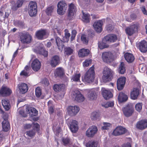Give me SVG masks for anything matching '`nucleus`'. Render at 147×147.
Returning <instances> with one entry per match:
<instances>
[{"label":"nucleus","instance_id":"nucleus-1","mask_svg":"<svg viewBox=\"0 0 147 147\" xmlns=\"http://www.w3.org/2000/svg\"><path fill=\"white\" fill-rule=\"evenodd\" d=\"M94 67L92 66L85 74L84 79H82V81L88 83H92L94 80Z\"/></svg>","mask_w":147,"mask_h":147},{"label":"nucleus","instance_id":"nucleus-2","mask_svg":"<svg viewBox=\"0 0 147 147\" xmlns=\"http://www.w3.org/2000/svg\"><path fill=\"white\" fill-rule=\"evenodd\" d=\"M65 37L63 38V41H62L59 37H55L56 42L58 47V49L60 51H62L63 47V42H67L69 40L70 36V34L69 32L67 29L65 30Z\"/></svg>","mask_w":147,"mask_h":147},{"label":"nucleus","instance_id":"nucleus-3","mask_svg":"<svg viewBox=\"0 0 147 147\" xmlns=\"http://www.w3.org/2000/svg\"><path fill=\"white\" fill-rule=\"evenodd\" d=\"M71 96L72 99L78 102H81L84 101L85 98L80 92L77 90H75L72 91Z\"/></svg>","mask_w":147,"mask_h":147},{"label":"nucleus","instance_id":"nucleus-4","mask_svg":"<svg viewBox=\"0 0 147 147\" xmlns=\"http://www.w3.org/2000/svg\"><path fill=\"white\" fill-rule=\"evenodd\" d=\"M111 70L107 67L104 68L103 72L102 79L104 82H106L111 80L112 78Z\"/></svg>","mask_w":147,"mask_h":147},{"label":"nucleus","instance_id":"nucleus-5","mask_svg":"<svg viewBox=\"0 0 147 147\" xmlns=\"http://www.w3.org/2000/svg\"><path fill=\"white\" fill-rule=\"evenodd\" d=\"M37 6L36 2L31 1L30 2L28 7V12L31 16H35L37 11Z\"/></svg>","mask_w":147,"mask_h":147},{"label":"nucleus","instance_id":"nucleus-6","mask_svg":"<svg viewBox=\"0 0 147 147\" xmlns=\"http://www.w3.org/2000/svg\"><path fill=\"white\" fill-rule=\"evenodd\" d=\"M57 13L60 15L64 14L67 9V5L65 1H61L59 2L57 5Z\"/></svg>","mask_w":147,"mask_h":147},{"label":"nucleus","instance_id":"nucleus-7","mask_svg":"<svg viewBox=\"0 0 147 147\" xmlns=\"http://www.w3.org/2000/svg\"><path fill=\"white\" fill-rule=\"evenodd\" d=\"M102 57L103 61L107 63H110L114 59L113 55L111 52H105L103 53Z\"/></svg>","mask_w":147,"mask_h":147},{"label":"nucleus","instance_id":"nucleus-8","mask_svg":"<svg viewBox=\"0 0 147 147\" xmlns=\"http://www.w3.org/2000/svg\"><path fill=\"white\" fill-rule=\"evenodd\" d=\"M98 131L97 128L95 125L90 127L85 133L86 136L88 138H92L96 134Z\"/></svg>","mask_w":147,"mask_h":147},{"label":"nucleus","instance_id":"nucleus-9","mask_svg":"<svg viewBox=\"0 0 147 147\" xmlns=\"http://www.w3.org/2000/svg\"><path fill=\"white\" fill-rule=\"evenodd\" d=\"M124 115L126 117H129L132 115L134 111L133 107L131 104H128L122 109Z\"/></svg>","mask_w":147,"mask_h":147},{"label":"nucleus","instance_id":"nucleus-10","mask_svg":"<svg viewBox=\"0 0 147 147\" xmlns=\"http://www.w3.org/2000/svg\"><path fill=\"white\" fill-rule=\"evenodd\" d=\"M32 125L33 129L27 131L26 132V135L31 138L34 136L36 132L38 131L39 128V125L37 123H34Z\"/></svg>","mask_w":147,"mask_h":147},{"label":"nucleus","instance_id":"nucleus-11","mask_svg":"<svg viewBox=\"0 0 147 147\" xmlns=\"http://www.w3.org/2000/svg\"><path fill=\"white\" fill-rule=\"evenodd\" d=\"M67 112L71 116H75L79 112V108L77 106H69L67 109Z\"/></svg>","mask_w":147,"mask_h":147},{"label":"nucleus","instance_id":"nucleus-12","mask_svg":"<svg viewBox=\"0 0 147 147\" xmlns=\"http://www.w3.org/2000/svg\"><path fill=\"white\" fill-rule=\"evenodd\" d=\"M68 126L71 131L73 133L76 132L78 129V122L75 120H71L68 123Z\"/></svg>","mask_w":147,"mask_h":147},{"label":"nucleus","instance_id":"nucleus-13","mask_svg":"<svg viewBox=\"0 0 147 147\" xmlns=\"http://www.w3.org/2000/svg\"><path fill=\"white\" fill-rule=\"evenodd\" d=\"M138 28V26L137 24H134L128 27L125 30L126 34L129 36H131L134 33Z\"/></svg>","mask_w":147,"mask_h":147},{"label":"nucleus","instance_id":"nucleus-14","mask_svg":"<svg viewBox=\"0 0 147 147\" xmlns=\"http://www.w3.org/2000/svg\"><path fill=\"white\" fill-rule=\"evenodd\" d=\"M126 131L125 128L122 126H119L113 131V134L115 136L125 134Z\"/></svg>","mask_w":147,"mask_h":147},{"label":"nucleus","instance_id":"nucleus-15","mask_svg":"<svg viewBox=\"0 0 147 147\" xmlns=\"http://www.w3.org/2000/svg\"><path fill=\"white\" fill-rule=\"evenodd\" d=\"M89 92L88 98L90 100H92L96 99V94L98 93V88H94L88 90Z\"/></svg>","mask_w":147,"mask_h":147},{"label":"nucleus","instance_id":"nucleus-16","mask_svg":"<svg viewBox=\"0 0 147 147\" xmlns=\"http://www.w3.org/2000/svg\"><path fill=\"white\" fill-rule=\"evenodd\" d=\"M32 37L29 34H22L20 36V40L22 42L28 43L31 42Z\"/></svg>","mask_w":147,"mask_h":147},{"label":"nucleus","instance_id":"nucleus-17","mask_svg":"<svg viewBox=\"0 0 147 147\" xmlns=\"http://www.w3.org/2000/svg\"><path fill=\"white\" fill-rule=\"evenodd\" d=\"M126 82V78L124 77H121L119 78L117 82V87L119 90H121L123 89Z\"/></svg>","mask_w":147,"mask_h":147},{"label":"nucleus","instance_id":"nucleus-18","mask_svg":"<svg viewBox=\"0 0 147 147\" xmlns=\"http://www.w3.org/2000/svg\"><path fill=\"white\" fill-rule=\"evenodd\" d=\"M31 67L34 71H37L40 68L41 63L38 59H35L32 61L31 64Z\"/></svg>","mask_w":147,"mask_h":147},{"label":"nucleus","instance_id":"nucleus-19","mask_svg":"<svg viewBox=\"0 0 147 147\" xmlns=\"http://www.w3.org/2000/svg\"><path fill=\"white\" fill-rule=\"evenodd\" d=\"M103 24V22L102 20H99L94 23L93 26L95 30L98 32H100L102 31Z\"/></svg>","mask_w":147,"mask_h":147},{"label":"nucleus","instance_id":"nucleus-20","mask_svg":"<svg viewBox=\"0 0 147 147\" xmlns=\"http://www.w3.org/2000/svg\"><path fill=\"white\" fill-rule=\"evenodd\" d=\"M101 93L103 96L106 100H108L113 96V94L111 92L105 88H102Z\"/></svg>","mask_w":147,"mask_h":147},{"label":"nucleus","instance_id":"nucleus-21","mask_svg":"<svg viewBox=\"0 0 147 147\" xmlns=\"http://www.w3.org/2000/svg\"><path fill=\"white\" fill-rule=\"evenodd\" d=\"M11 93V90L6 86H3L0 90V94L3 96H9Z\"/></svg>","mask_w":147,"mask_h":147},{"label":"nucleus","instance_id":"nucleus-22","mask_svg":"<svg viewBox=\"0 0 147 147\" xmlns=\"http://www.w3.org/2000/svg\"><path fill=\"white\" fill-rule=\"evenodd\" d=\"M62 143L64 146H68L70 147H74V144L73 141L69 137H63L62 139Z\"/></svg>","mask_w":147,"mask_h":147},{"label":"nucleus","instance_id":"nucleus-23","mask_svg":"<svg viewBox=\"0 0 147 147\" xmlns=\"http://www.w3.org/2000/svg\"><path fill=\"white\" fill-rule=\"evenodd\" d=\"M18 88L19 90V92L22 94L26 93L28 90L27 85L25 83L19 84L18 85Z\"/></svg>","mask_w":147,"mask_h":147},{"label":"nucleus","instance_id":"nucleus-24","mask_svg":"<svg viewBox=\"0 0 147 147\" xmlns=\"http://www.w3.org/2000/svg\"><path fill=\"white\" fill-rule=\"evenodd\" d=\"M60 59L57 55H55L53 57L51 60L50 64L53 67H55L59 63Z\"/></svg>","mask_w":147,"mask_h":147},{"label":"nucleus","instance_id":"nucleus-25","mask_svg":"<svg viewBox=\"0 0 147 147\" xmlns=\"http://www.w3.org/2000/svg\"><path fill=\"white\" fill-rule=\"evenodd\" d=\"M33 51L37 54H39L44 56L45 57H47L48 56V52L42 48H37L36 49H33Z\"/></svg>","mask_w":147,"mask_h":147},{"label":"nucleus","instance_id":"nucleus-26","mask_svg":"<svg viewBox=\"0 0 147 147\" xmlns=\"http://www.w3.org/2000/svg\"><path fill=\"white\" fill-rule=\"evenodd\" d=\"M147 128V119H142L138 121V129L143 130Z\"/></svg>","mask_w":147,"mask_h":147},{"label":"nucleus","instance_id":"nucleus-27","mask_svg":"<svg viewBox=\"0 0 147 147\" xmlns=\"http://www.w3.org/2000/svg\"><path fill=\"white\" fill-rule=\"evenodd\" d=\"M139 49L141 52L145 53L147 51V42L143 40L139 44Z\"/></svg>","mask_w":147,"mask_h":147},{"label":"nucleus","instance_id":"nucleus-28","mask_svg":"<svg viewBox=\"0 0 147 147\" xmlns=\"http://www.w3.org/2000/svg\"><path fill=\"white\" fill-rule=\"evenodd\" d=\"M105 39L107 40L108 42H115L117 40V37L116 35L114 34H111L105 37Z\"/></svg>","mask_w":147,"mask_h":147},{"label":"nucleus","instance_id":"nucleus-29","mask_svg":"<svg viewBox=\"0 0 147 147\" xmlns=\"http://www.w3.org/2000/svg\"><path fill=\"white\" fill-rule=\"evenodd\" d=\"M47 32L45 30H40L36 32V36L37 38L39 39H42L44 36L46 35Z\"/></svg>","mask_w":147,"mask_h":147},{"label":"nucleus","instance_id":"nucleus-30","mask_svg":"<svg viewBox=\"0 0 147 147\" xmlns=\"http://www.w3.org/2000/svg\"><path fill=\"white\" fill-rule=\"evenodd\" d=\"M27 113L29 114L30 116L32 117L36 116L38 114L37 111L34 108L30 107L26 108Z\"/></svg>","mask_w":147,"mask_h":147},{"label":"nucleus","instance_id":"nucleus-31","mask_svg":"<svg viewBox=\"0 0 147 147\" xmlns=\"http://www.w3.org/2000/svg\"><path fill=\"white\" fill-rule=\"evenodd\" d=\"M11 3L12 4H13L11 6V9L13 10H16L22 6L23 3V0H18L15 3L13 1H12Z\"/></svg>","mask_w":147,"mask_h":147},{"label":"nucleus","instance_id":"nucleus-32","mask_svg":"<svg viewBox=\"0 0 147 147\" xmlns=\"http://www.w3.org/2000/svg\"><path fill=\"white\" fill-rule=\"evenodd\" d=\"M124 57L125 59L129 63L132 62L135 59L133 55L128 53H125Z\"/></svg>","mask_w":147,"mask_h":147},{"label":"nucleus","instance_id":"nucleus-33","mask_svg":"<svg viewBox=\"0 0 147 147\" xmlns=\"http://www.w3.org/2000/svg\"><path fill=\"white\" fill-rule=\"evenodd\" d=\"M2 124L3 130L5 131H8L10 129V124L7 119H4Z\"/></svg>","mask_w":147,"mask_h":147},{"label":"nucleus","instance_id":"nucleus-34","mask_svg":"<svg viewBox=\"0 0 147 147\" xmlns=\"http://www.w3.org/2000/svg\"><path fill=\"white\" fill-rule=\"evenodd\" d=\"M69 16H73L76 11V6L74 4L71 3L69 5Z\"/></svg>","mask_w":147,"mask_h":147},{"label":"nucleus","instance_id":"nucleus-35","mask_svg":"<svg viewBox=\"0 0 147 147\" xmlns=\"http://www.w3.org/2000/svg\"><path fill=\"white\" fill-rule=\"evenodd\" d=\"M105 39V38L104 37L102 39V42L98 45V47L100 49H103L109 47V42Z\"/></svg>","mask_w":147,"mask_h":147},{"label":"nucleus","instance_id":"nucleus-36","mask_svg":"<svg viewBox=\"0 0 147 147\" xmlns=\"http://www.w3.org/2000/svg\"><path fill=\"white\" fill-rule=\"evenodd\" d=\"M127 98V96L122 92L119 93L118 96V100L120 102L126 101Z\"/></svg>","mask_w":147,"mask_h":147},{"label":"nucleus","instance_id":"nucleus-37","mask_svg":"<svg viewBox=\"0 0 147 147\" xmlns=\"http://www.w3.org/2000/svg\"><path fill=\"white\" fill-rule=\"evenodd\" d=\"M89 52V50L83 49L80 50L78 52V55L80 57H84L88 55Z\"/></svg>","mask_w":147,"mask_h":147},{"label":"nucleus","instance_id":"nucleus-38","mask_svg":"<svg viewBox=\"0 0 147 147\" xmlns=\"http://www.w3.org/2000/svg\"><path fill=\"white\" fill-rule=\"evenodd\" d=\"M2 104L6 110L8 111L10 107V105L8 100L5 99L2 100Z\"/></svg>","mask_w":147,"mask_h":147},{"label":"nucleus","instance_id":"nucleus-39","mask_svg":"<svg viewBox=\"0 0 147 147\" xmlns=\"http://www.w3.org/2000/svg\"><path fill=\"white\" fill-rule=\"evenodd\" d=\"M131 98L133 100H136L138 97V89L134 88L133 91L131 92L130 94Z\"/></svg>","mask_w":147,"mask_h":147},{"label":"nucleus","instance_id":"nucleus-40","mask_svg":"<svg viewBox=\"0 0 147 147\" xmlns=\"http://www.w3.org/2000/svg\"><path fill=\"white\" fill-rule=\"evenodd\" d=\"M83 15L82 16V20L84 22L88 23L90 20V15L89 14L82 12Z\"/></svg>","mask_w":147,"mask_h":147},{"label":"nucleus","instance_id":"nucleus-41","mask_svg":"<svg viewBox=\"0 0 147 147\" xmlns=\"http://www.w3.org/2000/svg\"><path fill=\"white\" fill-rule=\"evenodd\" d=\"M64 70L61 67H58L55 71V75L56 76H60L64 74Z\"/></svg>","mask_w":147,"mask_h":147},{"label":"nucleus","instance_id":"nucleus-42","mask_svg":"<svg viewBox=\"0 0 147 147\" xmlns=\"http://www.w3.org/2000/svg\"><path fill=\"white\" fill-rule=\"evenodd\" d=\"M30 70L29 67L26 65L24 69L20 73V75L24 76H28L30 75L29 71Z\"/></svg>","mask_w":147,"mask_h":147},{"label":"nucleus","instance_id":"nucleus-43","mask_svg":"<svg viewBox=\"0 0 147 147\" xmlns=\"http://www.w3.org/2000/svg\"><path fill=\"white\" fill-rule=\"evenodd\" d=\"M64 54L65 55L69 56L72 54L73 49L69 47H66L64 49Z\"/></svg>","mask_w":147,"mask_h":147},{"label":"nucleus","instance_id":"nucleus-44","mask_svg":"<svg viewBox=\"0 0 147 147\" xmlns=\"http://www.w3.org/2000/svg\"><path fill=\"white\" fill-rule=\"evenodd\" d=\"M97 142L93 140L90 141L86 144V147H97Z\"/></svg>","mask_w":147,"mask_h":147},{"label":"nucleus","instance_id":"nucleus-45","mask_svg":"<svg viewBox=\"0 0 147 147\" xmlns=\"http://www.w3.org/2000/svg\"><path fill=\"white\" fill-rule=\"evenodd\" d=\"M125 71L124 63L122 62L121 63L118 69V72L119 73L123 74Z\"/></svg>","mask_w":147,"mask_h":147},{"label":"nucleus","instance_id":"nucleus-46","mask_svg":"<svg viewBox=\"0 0 147 147\" xmlns=\"http://www.w3.org/2000/svg\"><path fill=\"white\" fill-rule=\"evenodd\" d=\"M64 88L63 84H55L54 86L53 89L56 92H58L63 89Z\"/></svg>","mask_w":147,"mask_h":147},{"label":"nucleus","instance_id":"nucleus-47","mask_svg":"<svg viewBox=\"0 0 147 147\" xmlns=\"http://www.w3.org/2000/svg\"><path fill=\"white\" fill-rule=\"evenodd\" d=\"M81 76L80 74H76L73 75L71 78L72 81L79 82L80 81V78Z\"/></svg>","mask_w":147,"mask_h":147},{"label":"nucleus","instance_id":"nucleus-48","mask_svg":"<svg viewBox=\"0 0 147 147\" xmlns=\"http://www.w3.org/2000/svg\"><path fill=\"white\" fill-rule=\"evenodd\" d=\"M111 126V124L109 123L103 122L102 127V130H107L109 129Z\"/></svg>","mask_w":147,"mask_h":147},{"label":"nucleus","instance_id":"nucleus-49","mask_svg":"<svg viewBox=\"0 0 147 147\" xmlns=\"http://www.w3.org/2000/svg\"><path fill=\"white\" fill-rule=\"evenodd\" d=\"M53 130L54 132L59 133L60 131V127L59 124L57 123H55L53 127Z\"/></svg>","mask_w":147,"mask_h":147},{"label":"nucleus","instance_id":"nucleus-50","mask_svg":"<svg viewBox=\"0 0 147 147\" xmlns=\"http://www.w3.org/2000/svg\"><path fill=\"white\" fill-rule=\"evenodd\" d=\"M99 116V114L98 113L94 112L91 114L90 118L92 120H96L98 119Z\"/></svg>","mask_w":147,"mask_h":147},{"label":"nucleus","instance_id":"nucleus-51","mask_svg":"<svg viewBox=\"0 0 147 147\" xmlns=\"http://www.w3.org/2000/svg\"><path fill=\"white\" fill-rule=\"evenodd\" d=\"M54 9V7L51 6L48 7L46 10V12L47 14L48 15H51L53 11V10Z\"/></svg>","mask_w":147,"mask_h":147},{"label":"nucleus","instance_id":"nucleus-52","mask_svg":"<svg viewBox=\"0 0 147 147\" xmlns=\"http://www.w3.org/2000/svg\"><path fill=\"white\" fill-rule=\"evenodd\" d=\"M42 94L41 90V89L39 87L35 89V94L36 96L39 97Z\"/></svg>","mask_w":147,"mask_h":147},{"label":"nucleus","instance_id":"nucleus-53","mask_svg":"<svg viewBox=\"0 0 147 147\" xmlns=\"http://www.w3.org/2000/svg\"><path fill=\"white\" fill-rule=\"evenodd\" d=\"M92 60L91 59H87L83 62V64L84 67H88L91 63Z\"/></svg>","mask_w":147,"mask_h":147},{"label":"nucleus","instance_id":"nucleus-54","mask_svg":"<svg viewBox=\"0 0 147 147\" xmlns=\"http://www.w3.org/2000/svg\"><path fill=\"white\" fill-rule=\"evenodd\" d=\"M131 18L129 19L127 18L126 20L129 22H131L133 20L135 19L137 17L136 15L134 13H133L131 14Z\"/></svg>","mask_w":147,"mask_h":147},{"label":"nucleus","instance_id":"nucleus-55","mask_svg":"<svg viewBox=\"0 0 147 147\" xmlns=\"http://www.w3.org/2000/svg\"><path fill=\"white\" fill-rule=\"evenodd\" d=\"M81 40L85 43H87L88 42V39L86 38V36L84 34L82 35L81 36Z\"/></svg>","mask_w":147,"mask_h":147},{"label":"nucleus","instance_id":"nucleus-56","mask_svg":"<svg viewBox=\"0 0 147 147\" xmlns=\"http://www.w3.org/2000/svg\"><path fill=\"white\" fill-rule=\"evenodd\" d=\"M106 28L108 32H110L113 29V26L111 24H108L107 25Z\"/></svg>","mask_w":147,"mask_h":147},{"label":"nucleus","instance_id":"nucleus-57","mask_svg":"<svg viewBox=\"0 0 147 147\" xmlns=\"http://www.w3.org/2000/svg\"><path fill=\"white\" fill-rule=\"evenodd\" d=\"M77 33L76 31L75 30H73L72 32V35L71 38V40L72 41L75 38Z\"/></svg>","mask_w":147,"mask_h":147},{"label":"nucleus","instance_id":"nucleus-58","mask_svg":"<svg viewBox=\"0 0 147 147\" xmlns=\"http://www.w3.org/2000/svg\"><path fill=\"white\" fill-rule=\"evenodd\" d=\"M42 83L45 86H47L49 84V82L47 79L45 78L42 80Z\"/></svg>","mask_w":147,"mask_h":147},{"label":"nucleus","instance_id":"nucleus-59","mask_svg":"<svg viewBox=\"0 0 147 147\" xmlns=\"http://www.w3.org/2000/svg\"><path fill=\"white\" fill-rule=\"evenodd\" d=\"M141 9L143 13L145 15H147V11L144 6H142L141 7Z\"/></svg>","mask_w":147,"mask_h":147},{"label":"nucleus","instance_id":"nucleus-60","mask_svg":"<svg viewBox=\"0 0 147 147\" xmlns=\"http://www.w3.org/2000/svg\"><path fill=\"white\" fill-rule=\"evenodd\" d=\"M54 32L55 33H56V32L58 33L59 35L61 34V31H60V30L59 29V28H55L54 29Z\"/></svg>","mask_w":147,"mask_h":147},{"label":"nucleus","instance_id":"nucleus-61","mask_svg":"<svg viewBox=\"0 0 147 147\" xmlns=\"http://www.w3.org/2000/svg\"><path fill=\"white\" fill-rule=\"evenodd\" d=\"M122 147H131V145L130 143H127L124 144L122 145Z\"/></svg>","mask_w":147,"mask_h":147},{"label":"nucleus","instance_id":"nucleus-62","mask_svg":"<svg viewBox=\"0 0 147 147\" xmlns=\"http://www.w3.org/2000/svg\"><path fill=\"white\" fill-rule=\"evenodd\" d=\"M142 103H138V112H139L142 109Z\"/></svg>","mask_w":147,"mask_h":147},{"label":"nucleus","instance_id":"nucleus-63","mask_svg":"<svg viewBox=\"0 0 147 147\" xmlns=\"http://www.w3.org/2000/svg\"><path fill=\"white\" fill-rule=\"evenodd\" d=\"M32 126V125L30 124H27L25 125L24 127L25 129H28L30 128Z\"/></svg>","mask_w":147,"mask_h":147},{"label":"nucleus","instance_id":"nucleus-64","mask_svg":"<svg viewBox=\"0 0 147 147\" xmlns=\"http://www.w3.org/2000/svg\"><path fill=\"white\" fill-rule=\"evenodd\" d=\"M49 107V112L50 114H52L53 112V109L52 106Z\"/></svg>","mask_w":147,"mask_h":147}]
</instances>
